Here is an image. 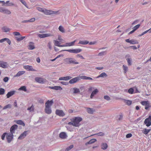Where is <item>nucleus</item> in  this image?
<instances>
[{
	"label": "nucleus",
	"instance_id": "nucleus-13",
	"mask_svg": "<svg viewBox=\"0 0 151 151\" xmlns=\"http://www.w3.org/2000/svg\"><path fill=\"white\" fill-rule=\"evenodd\" d=\"M47 87L48 88L54 89L56 90H60L62 89V88L60 86H49Z\"/></svg>",
	"mask_w": 151,
	"mask_h": 151
},
{
	"label": "nucleus",
	"instance_id": "nucleus-56",
	"mask_svg": "<svg viewBox=\"0 0 151 151\" xmlns=\"http://www.w3.org/2000/svg\"><path fill=\"white\" fill-rule=\"evenodd\" d=\"M25 38V37H22L20 38L17 37V40L18 41H20L23 40Z\"/></svg>",
	"mask_w": 151,
	"mask_h": 151
},
{
	"label": "nucleus",
	"instance_id": "nucleus-33",
	"mask_svg": "<svg viewBox=\"0 0 151 151\" xmlns=\"http://www.w3.org/2000/svg\"><path fill=\"white\" fill-rule=\"evenodd\" d=\"M80 78H81V79H82L84 80H92L93 79L92 78L89 77H87L85 76H82L80 77Z\"/></svg>",
	"mask_w": 151,
	"mask_h": 151
},
{
	"label": "nucleus",
	"instance_id": "nucleus-27",
	"mask_svg": "<svg viewBox=\"0 0 151 151\" xmlns=\"http://www.w3.org/2000/svg\"><path fill=\"white\" fill-rule=\"evenodd\" d=\"M1 29L3 30V31L5 32H9L10 30L9 28L6 27H4L2 28Z\"/></svg>",
	"mask_w": 151,
	"mask_h": 151
},
{
	"label": "nucleus",
	"instance_id": "nucleus-30",
	"mask_svg": "<svg viewBox=\"0 0 151 151\" xmlns=\"http://www.w3.org/2000/svg\"><path fill=\"white\" fill-rule=\"evenodd\" d=\"M122 100H123L124 102L126 104L128 105L129 106L131 105L132 104V101H131L126 100L124 99H122Z\"/></svg>",
	"mask_w": 151,
	"mask_h": 151
},
{
	"label": "nucleus",
	"instance_id": "nucleus-54",
	"mask_svg": "<svg viewBox=\"0 0 151 151\" xmlns=\"http://www.w3.org/2000/svg\"><path fill=\"white\" fill-rule=\"evenodd\" d=\"M142 132L143 133L145 134H147L149 133L147 131V129H146L143 130H142Z\"/></svg>",
	"mask_w": 151,
	"mask_h": 151
},
{
	"label": "nucleus",
	"instance_id": "nucleus-9",
	"mask_svg": "<svg viewBox=\"0 0 151 151\" xmlns=\"http://www.w3.org/2000/svg\"><path fill=\"white\" fill-rule=\"evenodd\" d=\"M18 126L17 124H14L12 126L10 129V133L13 134L15 132V130L17 129Z\"/></svg>",
	"mask_w": 151,
	"mask_h": 151
},
{
	"label": "nucleus",
	"instance_id": "nucleus-43",
	"mask_svg": "<svg viewBox=\"0 0 151 151\" xmlns=\"http://www.w3.org/2000/svg\"><path fill=\"white\" fill-rule=\"evenodd\" d=\"M5 90L3 88H0V95H3L4 94Z\"/></svg>",
	"mask_w": 151,
	"mask_h": 151
},
{
	"label": "nucleus",
	"instance_id": "nucleus-36",
	"mask_svg": "<svg viewBox=\"0 0 151 151\" xmlns=\"http://www.w3.org/2000/svg\"><path fill=\"white\" fill-rule=\"evenodd\" d=\"M27 110L29 111L30 112H33L34 110V106L32 105L31 107H28Z\"/></svg>",
	"mask_w": 151,
	"mask_h": 151
},
{
	"label": "nucleus",
	"instance_id": "nucleus-32",
	"mask_svg": "<svg viewBox=\"0 0 151 151\" xmlns=\"http://www.w3.org/2000/svg\"><path fill=\"white\" fill-rule=\"evenodd\" d=\"M76 41V40H75L74 41L71 42L66 43V46H73L74 45Z\"/></svg>",
	"mask_w": 151,
	"mask_h": 151
},
{
	"label": "nucleus",
	"instance_id": "nucleus-1",
	"mask_svg": "<svg viewBox=\"0 0 151 151\" xmlns=\"http://www.w3.org/2000/svg\"><path fill=\"white\" fill-rule=\"evenodd\" d=\"M64 63L65 64L70 65L71 64H76L79 63L78 62H76L75 59L71 58H68L63 60Z\"/></svg>",
	"mask_w": 151,
	"mask_h": 151
},
{
	"label": "nucleus",
	"instance_id": "nucleus-10",
	"mask_svg": "<svg viewBox=\"0 0 151 151\" xmlns=\"http://www.w3.org/2000/svg\"><path fill=\"white\" fill-rule=\"evenodd\" d=\"M125 41L129 43H130L132 44H135L138 43V42L137 40L134 39L130 40L129 39H127L125 40Z\"/></svg>",
	"mask_w": 151,
	"mask_h": 151
},
{
	"label": "nucleus",
	"instance_id": "nucleus-42",
	"mask_svg": "<svg viewBox=\"0 0 151 151\" xmlns=\"http://www.w3.org/2000/svg\"><path fill=\"white\" fill-rule=\"evenodd\" d=\"M54 43L55 45L56 46L59 47V46H60V43L57 40H54Z\"/></svg>",
	"mask_w": 151,
	"mask_h": 151
},
{
	"label": "nucleus",
	"instance_id": "nucleus-7",
	"mask_svg": "<svg viewBox=\"0 0 151 151\" xmlns=\"http://www.w3.org/2000/svg\"><path fill=\"white\" fill-rule=\"evenodd\" d=\"M35 80L37 82L40 83H43L46 81L45 79L40 77H36Z\"/></svg>",
	"mask_w": 151,
	"mask_h": 151
},
{
	"label": "nucleus",
	"instance_id": "nucleus-64",
	"mask_svg": "<svg viewBox=\"0 0 151 151\" xmlns=\"http://www.w3.org/2000/svg\"><path fill=\"white\" fill-rule=\"evenodd\" d=\"M35 20V19L34 18H32L29 20V22H34Z\"/></svg>",
	"mask_w": 151,
	"mask_h": 151
},
{
	"label": "nucleus",
	"instance_id": "nucleus-34",
	"mask_svg": "<svg viewBox=\"0 0 151 151\" xmlns=\"http://www.w3.org/2000/svg\"><path fill=\"white\" fill-rule=\"evenodd\" d=\"M89 43V42L87 40H80L78 42L79 44L82 45H86Z\"/></svg>",
	"mask_w": 151,
	"mask_h": 151
},
{
	"label": "nucleus",
	"instance_id": "nucleus-19",
	"mask_svg": "<svg viewBox=\"0 0 151 151\" xmlns=\"http://www.w3.org/2000/svg\"><path fill=\"white\" fill-rule=\"evenodd\" d=\"M45 113L48 114H51L52 112L51 108L49 107L47 105L45 107Z\"/></svg>",
	"mask_w": 151,
	"mask_h": 151
},
{
	"label": "nucleus",
	"instance_id": "nucleus-11",
	"mask_svg": "<svg viewBox=\"0 0 151 151\" xmlns=\"http://www.w3.org/2000/svg\"><path fill=\"white\" fill-rule=\"evenodd\" d=\"M38 36L40 38H44L47 37L52 36H53V35L50 34H39Z\"/></svg>",
	"mask_w": 151,
	"mask_h": 151
},
{
	"label": "nucleus",
	"instance_id": "nucleus-44",
	"mask_svg": "<svg viewBox=\"0 0 151 151\" xmlns=\"http://www.w3.org/2000/svg\"><path fill=\"white\" fill-rule=\"evenodd\" d=\"M106 53V51H103L102 52H99L98 55L99 56H101L104 55H105Z\"/></svg>",
	"mask_w": 151,
	"mask_h": 151
},
{
	"label": "nucleus",
	"instance_id": "nucleus-61",
	"mask_svg": "<svg viewBox=\"0 0 151 151\" xmlns=\"http://www.w3.org/2000/svg\"><path fill=\"white\" fill-rule=\"evenodd\" d=\"M132 136V135L131 133H129L126 135V137L127 138H130Z\"/></svg>",
	"mask_w": 151,
	"mask_h": 151
},
{
	"label": "nucleus",
	"instance_id": "nucleus-2",
	"mask_svg": "<svg viewBox=\"0 0 151 151\" xmlns=\"http://www.w3.org/2000/svg\"><path fill=\"white\" fill-rule=\"evenodd\" d=\"M73 120L75 127H78L81 125L80 122L82 120V119L79 117H75L73 119Z\"/></svg>",
	"mask_w": 151,
	"mask_h": 151
},
{
	"label": "nucleus",
	"instance_id": "nucleus-25",
	"mask_svg": "<svg viewBox=\"0 0 151 151\" xmlns=\"http://www.w3.org/2000/svg\"><path fill=\"white\" fill-rule=\"evenodd\" d=\"M97 140L95 139H93L90 140L89 142L86 143L85 145H88V144H92L94 142L96 141Z\"/></svg>",
	"mask_w": 151,
	"mask_h": 151
},
{
	"label": "nucleus",
	"instance_id": "nucleus-38",
	"mask_svg": "<svg viewBox=\"0 0 151 151\" xmlns=\"http://www.w3.org/2000/svg\"><path fill=\"white\" fill-rule=\"evenodd\" d=\"M58 29L59 31L62 33H64L65 32L64 29L62 26H60L58 28Z\"/></svg>",
	"mask_w": 151,
	"mask_h": 151
},
{
	"label": "nucleus",
	"instance_id": "nucleus-59",
	"mask_svg": "<svg viewBox=\"0 0 151 151\" xmlns=\"http://www.w3.org/2000/svg\"><path fill=\"white\" fill-rule=\"evenodd\" d=\"M9 80V78L8 77H6L4 78L3 81L4 82H7Z\"/></svg>",
	"mask_w": 151,
	"mask_h": 151
},
{
	"label": "nucleus",
	"instance_id": "nucleus-31",
	"mask_svg": "<svg viewBox=\"0 0 151 151\" xmlns=\"http://www.w3.org/2000/svg\"><path fill=\"white\" fill-rule=\"evenodd\" d=\"M17 124L22 125L23 126H25V124L24 122L21 120H18L16 121Z\"/></svg>",
	"mask_w": 151,
	"mask_h": 151
},
{
	"label": "nucleus",
	"instance_id": "nucleus-40",
	"mask_svg": "<svg viewBox=\"0 0 151 151\" xmlns=\"http://www.w3.org/2000/svg\"><path fill=\"white\" fill-rule=\"evenodd\" d=\"M127 60L128 65H131L132 64V59L131 58H128L127 59Z\"/></svg>",
	"mask_w": 151,
	"mask_h": 151
},
{
	"label": "nucleus",
	"instance_id": "nucleus-5",
	"mask_svg": "<svg viewBox=\"0 0 151 151\" xmlns=\"http://www.w3.org/2000/svg\"><path fill=\"white\" fill-rule=\"evenodd\" d=\"M81 79V78L79 77H75L72 79H70L69 82V83L70 84H73L76 83L80 80Z\"/></svg>",
	"mask_w": 151,
	"mask_h": 151
},
{
	"label": "nucleus",
	"instance_id": "nucleus-49",
	"mask_svg": "<svg viewBox=\"0 0 151 151\" xmlns=\"http://www.w3.org/2000/svg\"><path fill=\"white\" fill-rule=\"evenodd\" d=\"M36 8L39 11L43 12L44 9L43 8L39 7H37Z\"/></svg>",
	"mask_w": 151,
	"mask_h": 151
},
{
	"label": "nucleus",
	"instance_id": "nucleus-16",
	"mask_svg": "<svg viewBox=\"0 0 151 151\" xmlns=\"http://www.w3.org/2000/svg\"><path fill=\"white\" fill-rule=\"evenodd\" d=\"M24 68L28 70L35 71V70L32 68V66L30 65H24Z\"/></svg>",
	"mask_w": 151,
	"mask_h": 151
},
{
	"label": "nucleus",
	"instance_id": "nucleus-4",
	"mask_svg": "<svg viewBox=\"0 0 151 151\" xmlns=\"http://www.w3.org/2000/svg\"><path fill=\"white\" fill-rule=\"evenodd\" d=\"M0 12L7 14H11V12L7 9L0 7Z\"/></svg>",
	"mask_w": 151,
	"mask_h": 151
},
{
	"label": "nucleus",
	"instance_id": "nucleus-18",
	"mask_svg": "<svg viewBox=\"0 0 151 151\" xmlns=\"http://www.w3.org/2000/svg\"><path fill=\"white\" fill-rule=\"evenodd\" d=\"M72 78V77L70 76L61 77L59 78V80L67 81L70 79Z\"/></svg>",
	"mask_w": 151,
	"mask_h": 151
},
{
	"label": "nucleus",
	"instance_id": "nucleus-60",
	"mask_svg": "<svg viewBox=\"0 0 151 151\" xmlns=\"http://www.w3.org/2000/svg\"><path fill=\"white\" fill-rule=\"evenodd\" d=\"M74 124V122L73 120V122H70L68 123V125H72L73 126L75 127V124Z\"/></svg>",
	"mask_w": 151,
	"mask_h": 151
},
{
	"label": "nucleus",
	"instance_id": "nucleus-47",
	"mask_svg": "<svg viewBox=\"0 0 151 151\" xmlns=\"http://www.w3.org/2000/svg\"><path fill=\"white\" fill-rule=\"evenodd\" d=\"M149 102V101H142L141 102V104L142 105H147V104H148V102Z\"/></svg>",
	"mask_w": 151,
	"mask_h": 151
},
{
	"label": "nucleus",
	"instance_id": "nucleus-6",
	"mask_svg": "<svg viewBox=\"0 0 151 151\" xmlns=\"http://www.w3.org/2000/svg\"><path fill=\"white\" fill-rule=\"evenodd\" d=\"M13 137L14 135L12 133H10L7 134L6 136V138L7 142L9 143H10L11 142L13 138Z\"/></svg>",
	"mask_w": 151,
	"mask_h": 151
},
{
	"label": "nucleus",
	"instance_id": "nucleus-39",
	"mask_svg": "<svg viewBox=\"0 0 151 151\" xmlns=\"http://www.w3.org/2000/svg\"><path fill=\"white\" fill-rule=\"evenodd\" d=\"M11 107H12V105L11 104H8L6 105L3 108V110L6 109L7 108L10 109V108H11Z\"/></svg>",
	"mask_w": 151,
	"mask_h": 151
},
{
	"label": "nucleus",
	"instance_id": "nucleus-3",
	"mask_svg": "<svg viewBox=\"0 0 151 151\" xmlns=\"http://www.w3.org/2000/svg\"><path fill=\"white\" fill-rule=\"evenodd\" d=\"M82 50V49H74L65 50H63L62 51H68L70 53H77L80 52Z\"/></svg>",
	"mask_w": 151,
	"mask_h": 151
},
{
	"label": "nucleus",
	"instance_id": "nucleus-8",
	"mask_svg": "<svg viewBox=\"0 0 151 151\" xmlns=\"http://www.w3.org/2000/svg\"><path fill=\"white\" fill-rule=\"evenodd\" d=\"M55 114L56 115L61 116H63L65 114L62 110L57 109L55 111Z\"/></svg>",
	"mask_w": 151,
	"mask_h": 151
},
{
	"label": "nucleus",
	"instance_id": "nucleus-29",
	"mask_svg": "<svg viewBox=\"0 0 151 151\" xmlns=\"http://www.w3.org/2000/svg\"><path fill=\"white\" fill-rule=\"evenodd\" d=\"M86 109L88 113L90 114H92L93 113V109L90 108H86Z\"/></svg>",
	"mask_w": 151,
	"mask_h": 151
},
{
	"label": "nucleus",
	"instance_id": "nucleus-17",
	"mask_svg": "<svg viewBox=\"0 0 151 151\" xmlns=\"http://www.w3.org/2000/svg\"><path fill=\"white\" fill-rule=\"evenodd\" d=\"M53 103V102L52 100L51 101L48 100L45 104V107L47 105L48 107L50 108V107L52 105Z\"/></svg>",
	"mask_w": 151,
	"mask_h": 151
},
{
	"label": "nucleus",
	"instance_id": "nucleus-46",
	"mask_svg": "<svg viewBox=\"0 0 151 151\" xmlns=\"http://www.w3.org/2000/svg\"><path fill=\"white\" fill-rule=\"evenodd\" d=\"M94 135H97L99 136H103L104 135V134L103 132H101L97 133L95 134H94Z\"/></svg>",
	"mask_w": 151,
	"mask_h": 151
},
{
	"label": "nucleus",
	"instance_id": "nucleus-41",
	"mask_svg": "<svg viewBox=\"0 0 151 151\" xmlns=\"http://www.w3.org/2000/svg\"><path fill=\"white\" fill-rule=\"evenodd\" d=\"M19 90H22L24 91H27V89L26 88V87L25 86H22L20 88H19Z\"/></svg>",
	"mask_w": 151,
	"mask_h": 151
},
{
	"label": "nucleus",
	"instance_id": "nucleus-15",
	"mask_svg": "<svg viewBox=\"0 0 151 151\" xmlns=\"http://www.w3.org/2000/svg\"><path fill=\"white\" fill-rule=\"evenodd\" d=\"M43 13H44L48 15L51 14H55L56 13V12L52 11H51L45 9L44 10Z\"/></svg>",
	"mask_w": 151,
	"mask_h": 151
},
{
	"label": "nucleus",
	"instance_id": "nucleus-52",
	"mask_svg": "<svg viewBox=\"0 0 151 151\" xmlns=\"http://www.w3.org/2000/svg\"><path fill=\"white\" fill-rule=\"evenodd\" d=\"M51 44V42H49L47 45V47L50 50H51L52 48Z\"/></svg>",
	"mask_w": 151,
	"mask_h": 151
},
{
	"label": "nucleus",
	"instance_id": "nucleus-20",
	"mask_svg": "<svg viewBox=\"0 0 151 151\" xmlns=\"http://www.w3.org/2000/svg\"><path fill=\"white\" fill-rule=\"evenodd\" d=\"M66 133L65 132H62L59 134V137L62 139H65L67 137Z\"/></svg>",
	"mask_w": 151,
	"mask_h": 151
},
{
	"label": "nucleus",
	"instance_id": "nucleus-50",
	"mask_svg": "<svg viewBox=\"0 0 151 151\" xmlns=\"http://www.w3.org/2000/svg\"><path fill=\"white\" fill-rule=\"evenodd\" d=\"M140 24H137L133 28V29L135 31L140 26Z\"/></svg>",
	"mask_w": 151,
	"mask_h": 151
},
{
	"label": "nucleus",
	"instance_id": "nucleus-58",
	"mask_svg": "<svg viewBox=\"0 0 151 151\" xmlns=\"http://www.w3.org/2000/svg\"><path fill=\"white\" fill-rule=\"evenodd\" d=\"M5 39H6V41L8 43L9 45H10L11 44V41L8 38H5Z\"/></svg>",
	"mask_w": 151,
	"mask_h": 151
},
{
	"label": "nucleus",
	"instance_id": "nucleus-23",
	"mask_svg": "<svg viewBox=\"0 0 151 151\" xmlns=\"http://www.w3.org/2000/svg\"><path fill=\"white\" fill-rule=\"evenodd\" d=\"M144 123L148 127L151 125V122L148 119H145L144 121Z\"/></svg>",
	"mask_w": 151,
	"mask_h": 151
},
{
	"label": "nucleus",
	"instance_id": "nucleus-22",
	"mask_svg": "<svg viewBox=\"0 0 151 151\" xmlns=\"http://www.w3.org/2000/svg\"><path fill=\"white\" fill-rule=\"evenodd\" d=\"M98 92V90L97 89H96L93 91L92 93H91V96L90 98L91 99L93 98L94 96L96 94V93Z\"/></svg>",
	"mask_w": 151,
	"mask_h": 151
},
{
	"label": "nucleus",
	"instance_id": "nucleus-63",
	"mask_svg": "<svg viewBox=\"0 0 151 151\" xmlns=\"http://www.w3.org/2000/svg\"><path fill=\"white\" fill-rule=\"evenodd\" d=\"M6 133H4L1 136V139L2 140H4V139L5 137L6 136Z\"/></svg>",
	"mask_w": 151,
	"mask_h": 151
},
{
	"label": "nucleus",
	"instance_id": "nucleus-48",
	"mask_svg": "<svg viewBox=\"0 0 151 151\" xmlns=\"http://www.w3.org/2000/svg\"><path fill=\"white\" fill-rule=\"evenodd\" d=\"M123 70H124V73H126L128 67L124 65H123Z\"/></svg>",
	"mask_w": 151,
	"mask_h": 151
},
{
	"label": "nucleus",
	"instance_id": "nucleus-62",
	"mask_svg": "<svg viewBox=\"0 0 151 151\" xmlns=\"http://www.w3.org/2000/svg\"><path fill=\"white\" fill-rule=\"evenodd\" d=\"M60 83L64 85H68L69 84L68 82H65L62 81L60 82Z\"/></svg>",
	"mask_w": 151,
	"mask_h": 151
},
{
	"label": "nucleus",
	"instance_id": "nucleus-28",
	"mask_svg": "<svg viewBox=\"0 0 151 151\" xmlns=\"http://www.w3.org/2000/svg\"><path fill=\"white\" fill-rule=\"evenodd\" d=\"M25 72V71H19L17 74L14 76V77H19L24 74Z\"/></svg>",
	"mask_w": 151,
	"mask_h": 151
},
{
	"label": "nucleus",
	"instance_id": "nucleus-24",
	"mask_svg": "<svg viewBox=\"0 0 151 151\" xmlns=\"http://www.w3.org/2000/svg\"><path fill=\"white\" fill-rule=\"evenodd\" d=\"M35 48V46L34 45L33 43L30 42L29 43V45L28 46V49L30 50H32L34 49Z\"/></svg>",
	"mask_w": 151,
	"mask_h": 151
},
{
	"label": "nucleus",
	"instance_id": "nucleus-37",
	"mask_svg": "<svg viewBox=\"0 0 151 151\" xmlns=\"http://www.w3.org/2000/svg\"><path fill=\"white\" fill-rule=\"evenodd\" d=\"M73 93H76L80 92V90L78 88H73Z\"/></svg>",
	"mask_w": 151,
	"mask_h": 151
},
{
	"label": "nucleus",
	"instance_id": "nucleus-35",
	"mask_svg": "<svg viewBox=\"0 0 151 151\" xmlns=\"http://www.w3.org/2000/svg\"><path fill=\"white\" fill-rule=\"evenodd\" d=\"M107 76L106 73H105L104 72H103V73H101L99 75V76H97V78H98L99 77H106Z\"/></svg>",
	"mask_w": 151,
	"mask_h": 151
},
{
	"label": "nucleus",
	"instance_id": "nucleus-55",
	"mask_svg": "<svg viewBox=\"0 0 151 151\" xmlns=\"http://www.w3.org/2000/svg\"><path fill=\"white\" fill-rule=\"evenodd\" d=\"M104 98L107 101H109L111 100L110 98L108 96H104Z\"/></svg>",
	"mask_w": 151,
	"mask_h": 151
},
{
	"label": "nucleus",
	"instance_id": "nucleus-21",
	"mask_svg": "<svg viewBox=\"0 0 151 151\" xmlns=\"http://www.w3.org/2000/svg\"><path fill=\"white\" fill-rule=\"evenodd\" d=\"M15 91H11L8 93L6 94V96L7 98H9L10 96L13 95L15 93Z\"/></svg>",
	"mask_w": 151,
	"mask_h": 151
},
{
	"label": "nucleus",
	"instance_id": "nucleus-53",
	"mask_svg": "<svg viewBox=\"0 0 151 151\" xmlns=\"http://www.w3.org/2000/svg\"><path fill=\"white\" fill-rule=\"evenodd\" d=\"M6 6H17V5H14V4L12 2H9V4H7V5H6Z\"/></svg>",
	"mask_w": 151,
	"mask_h": 151
},
{
	"label": "nucleus",
	"instance_id": "nucleus-14",
	"mask_svg": "<svg viewBox=\"0 0 151 151\" xmlns=\"http://www.w3.org/2000/svg\"><path fill=\"white\" fill-rule=\"evenodd\" d=\"M9 65L6 62L1 61V67L3 68H7L9 67Z\"/></svg>",
	"mask_w": 151,
	"mask_h": 151
},
{
	"label": "nucleus",
	"instance_id": "nucleus-57",
	"mask_svg": "<svg viewBox=\"0 0 151 151\" xmlns=\"http://www.w3.org/2000/svg\"><path fill=\"white\" fill-rule=\"evenodd\" d=\"M13 34L15 36L20 35V34L18 32H13Z\"/></svg>",
	"mask_w": 151,
	"mask_h": 151
},
{
	"label": "nucleus",
	"instance_id": "nucleus-51",
	"mask_svg": "<svg viewBox=\"0 0 151 151\" xmlns=\"http://www.w3.org/2000/svg\"><path fill=\"white\" fill-rule=\"evenodd\" d=\"M134 91L133 89L132 88H131L128 90V92L129 93L132 94L133 93Z\"/></svg>",
	"mask_w": 151,
	"mask_h": 151
},
{
	"label": "nucleus",
	"instance_id": "nucleus-45",
	"mask_svg": "<svg viewBox=\"0 0 151 151\" xmlns=\"http://www.w3.org/2000/svg\"><path fill=\"white\" fill-rule=\"evenodd\" d=\"M145 106V109L146 110H148L149 108L151 107V105L149 102H148V104H147Z\"/></svg>",
	"mask_w": 151,
	"mask_h": 151
},
{
	"label": "nucleus",
	"instance_id": "nucleus-12",
	"mask_svg": "<svg viewBox=\"0 0 151 151\" xmlns=\"http://www.w3.org/2000/svg\"><path fill=\"white\" fill-rule=\"evenodd\" d=\"M28 131H24L23 133L21 134L20 136L19 137L18 139H24L27 135V132Z\"/></svg>",
	"mask_w": 151,
	"mask_h": 151
},
{
	"label": "nucleus",
	"instance_id": "nucleus-26",
	"mask_svg": "<svg viewBox=\"0 0 151 151\" xmlns=\"http://www.w3.org/2000/svg\"><path fill=\"white\" fill-rule=\"evenodd\" d=\"M108 147V145L106 143H103L101 144V149L103 150H106Z\"/></svg>",
	"mask_w": 151,
	"mask_h": 151
}]
</instances>
